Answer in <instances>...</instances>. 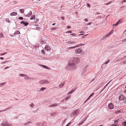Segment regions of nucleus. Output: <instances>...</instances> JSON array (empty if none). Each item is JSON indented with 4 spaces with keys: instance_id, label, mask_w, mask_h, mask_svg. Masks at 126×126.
Here are the masks:
<instances>
[{
    "instance_id": "f257e3e1",
    "label": "nucleus",
    "mask_w": 126,
    "mask_h": 126,
    "mask_svg": "<svg viewBox=\"0 0 126 126\" xmlns=\"http://www.w3.org/2000/svg\"><path fill=\"white\" fill-rule=\"evenodd\" d=\"M80 61V58L77 57L71 59L68 61V65L65 67V68L70 71L75 70L77 67L76 64L78 63Z\"/></svg>"
},
{
    "instance_id": "f03ea898",
    "label": "nucleus",
    "mask_w": 126,
    "mask_h": 126,
    "mask_svg": "<svg viewBox=\"0 0 126 126\" xmlns=\"http://www.w3.org/2000/svg\"><path fill=\"white\" fill-rule=\"evenodd\" d=\"M1 125H2V126H11V125L8 123L7 120L5 119L2 122Z\"/></svg>"
},
{
    "instance_id": "7ed1b4c3",
    "label": "nucleus",
    "mask_w": 126,
    "mask_h": 126,
    "mask_svg": "<svg viewBox=\"0 0 126 126\" xmlns=\"http://www.w3.org/2000/svg\"><path fill=\"white\" fill-rule=\"evenodd\" d=\"M75 52V53L80 54L82 55H84L85 54V53L79 48L76 49Z\"/></svg>"
},
{
    "instance_id": "20e7f679",
    "label": "nucleus",
    "mask_w": 126,
    "mask_h": 126,
    "mask_svg": "<svg viewBox=\"0 0 126 126\" xmlns=\"http://www.w3.org/2000/svg\"><path fill=\"white\" fill-rule=\"evenodd\" d=\"M49 82V81L47 79L41 80L40 81V83L42 84H47Z\"/></svg>"
},
{
    "instance_id": "39448f33",
    "label": "nucleus",
    "mask_w": 126,
    "mask_h": 126,
    "mask_svg": "<svg viewBox=\"0 0 126 126\" xmlns=\"http://www.w3.org/2000/svg\"><path fill=\"white\" fill-rule=\"evenodd\" d=\"M114 107L113 105L111 103L109 104L108 106V108L110 109H112Z\"/></svg>"
},
{
    "instance_id": "423d86ee",
    "label": "nucleus",
    "mask_w": 126,
    "mask_h": 126,
    "mask_svg": "<svg viewBox=\"0 0 126 126\" xmlns=\"http://www.w3.org/2000/svg\"><path fill=\"white\" fill-rule=\"evenodd\" d=\"M125 97L123 94H121L119 97V99L121 101L123 100L124 98Z\"/></svg>"
},
{
    "instance_id": "0eeeda50",
    "label": "nucleus",
    "mask_w": 126,
    "mask_h": 126,
    "mask_svg": "<svg viewBox=\"0 0 126 126\" xmlns=\"http://www.w3.org/2000/svg\"><path fill=\"white\" fill-rule=\"evenodd\" d=\"M123 119L122 118H120L118 119L117 120L114 121V122L115 123H119Z\"/></svg>"
},
{
    "instance_id": "6e6552de",
    "label": "nucleus",
    "mask_w": 126,
    "mask_h": 126,
    "mask_svg": "<svg viewBox=\"0 0 126 126\" xmlns=\"http://www.w3.org/2000/svg\"><path fill=\"white\" fill-rule=\"evenodd\" d=\"M122 20L121 19H119L116 24L113 25V27H115V26H117L118 25L120 22Z\"/></svg>"
},
{
    "instance_id": "1a4fd4ad",
    "label": "nucleus",
    "mask_w": 126,
    "mask_h": 126,
    "mask_svg": "<svg viewBox=\"0 0 126 126\" xmlns=\"http://www.w3.org/2000/svg\"><path fill=\"white\" fill-rule=\"evenodd\" d=\"M32 12L30 11L28 13V14L26 15H25V16H27V17H29L32 15Z\"/></svg>"
},
{
    "instance_id": "9d476101",
    "label": "nucleus",
    "mask_w": 126,
    "mask_h": 126,
    "mask_svg": "<svg viewBox=\"0 0 126 126\" xmlns=\"http://www.w3.org/2000/svg\"><path fill=\"white\" fill-rule=\"evenodd\" d=\"M45 50H50V47L48 45L46 46L45 47Z\"/></svg>"
},
{
    "instance_id": "9b49d317",
    "label": "nucleus",
    "mask_w": 126,
    "mask_h": 126,
    "mask_svg": "<svg viewBox=\"0 0 126 126\" xmlns=\"http://www.w3.org/2000/svg\"><path fill=\"white\" fill-rule=\"evenodd\" d=\"M39 65L41 66V67H42L43 68H45L46 69H49V68L48 67H47V66H45L44 65L40 64H39Z\"/></svg>"
},
{
    "instance_id": "f8f14e48",
    "label": "nucleus",
    "mask_w": 126,
    "mask_h": 126,
    "mask_svg": "<svg viewBox=\"0 0 126 126\" xmlns=\"http://www.w3.org/2000/svg\"><path fill=\"white\" fill-rule=\"evenodd\" d=\"M17 15V13L16 12H12L10 14V15L11 16H15L16 15Z\"/></svg>"
},
{
    "instance_id": "ddd939ff",
    "label": "nucleus",
    "mask_w": 126,
    "mask_h": 126,
    "mask_svg": "<svg viewBox=\"0 0 126 126\" xmlns=\"http://www.w3.org/2000/svg\"><path fill=\"white\" fill-rule=\"evenodd\" d=\"M57 104H53L51 105H50L49 106V107H54L55 106H56L57 105Z\"/></svg>"
},
{
    "instance_id": "4468645a",
    "label": "nucleus",
    "mask_w": 126,
    "mask_h": 126,
    "mask_svg": "<svg viewBox=\"0 0 126 126\" xmlns=\"http://www.w3.org/2000/svg\"><path fill=\"white\" fill-rule=\"evenodd\" d=\"M87 118V117H86V118H85V119L84 120H83V121H82L81 122L79 123V125L80 126V125H81L83 123V122H84V121Z\"/></svg>"
},
{
    "instance_id": "2eb2a0df",
    "label": "nucleus",
    "mask_w": 126,
    "mask_h": 126,
    "mask_svg": "<svg viewBox=\"0 0 126 126\" xmlns=\"http://www.w3.org/2000/svg\"><path fill=\"white\" fill-rule=\"evenodd\" d=\"M35 16L34 15H33L30 18L31 20H32L35 19Z\"/></svg>"
},
{
    "instance_id": "dca6fc26",
    "label": "nucleus",
    "mask_w": 126,
    "mask_h": 126,
    "mask_svg": "<svg viewBox=\"0 0 126 126\" xmlns=\"http://www.w3.org/2000/svg\"><path fill=\"white\" fill-rule=\"evenodd\" d=\"M108 36H109L107 34L106 35L103 36V37L102 38H101V39H100L101 40H103V39H105Z\"/></svg>"
},
{
    "instance_id": "f3484780",
    "label": "nucleus",
    "mask_w": 126,
    "mask_h": 126,
    "mask_svg": "<svg viewBox=\"0 0 126 126\" xmlns=\"http://www.w3.org/2000/svg\"><path fill=\"white\" fill-rule=\"evenodd\" d=\"M65 82H64L63 83L62 82L61 84L59 85V87L60 88H61V86H63L64 85V84Z\"/></svg>"
},
{
    "instance_id": "a211bd4d",
    "label": "nucleus",
    "mask_w": 126,
    "mask_h": 126,
    "mask_svg": "<svg viewBox=\"0 0 126 126\" xmlns=\"http://www.w3.org/2000/svg\"><path fill=\"white\" fill-rule=\"evenodd\" d=\"M24 10L23 9H20L19 10L20 12L22 14H23L24 13Z\"/></svg>"
},
{
    "instance_id": "6ab92c4d",
    "label": "nucleus",
    "mask_w": 126,
    "mask_h": 126,
    "mask_svg": "<svg viewBox=\"0 0 126 126\" xmlns=\"http://www.w3.org/2000/svg\"><path fill=\"white\" fill-rule=\"evenodd\" d=\"M114 31V30H112L108 34H107L109 36V35H110V34H112L113 33V31Z\"/></svg>"
},
{
    "instance_id": "aec40b11",
    "label": "nucleus",
    "mask_w": 126,
    "mask_h": 126,
    "mask_svg": "<svg viewBox=\"0 0 126 126\" xmlns=\"http://www.w3.org/2000/svg\"><path fill=\"white\" fill-rule=\"evenodd\" d=\"M20 33V32L18 31H17L16 32H15L14 34H19Z\"/></svg>"
},
{
    "instance_id": "412c9836",
    "label": "nucleus",
    "mask_w": 126,
    "mask_h": 126,
    "mask_svg": "<svg viewBox=\"0 0 126 126\" xmlns=\"http://www.w3.org/2000/svg\"><path fill=\"white\" fill-rule=\"evenodd\" d=\"M87 69L86 68V67H84L83 70V72L84 73L86 72L87 71Z\"/></svg>"
},
{
    "instance_id": "4be33fe9",
    "label": "nucleus",
    "mask_w": 126,
    "mask_h": 126,
    "mask_svg": "<svg viewBox=\"0 0 126 126\" xmlns=\"http://www.w3.org/2000/svg\"><path fill=\"white\" fill-rule=\"evenodd\" d=\"M76 47H77L76 46H74L71 47H70L68 48V49H73V48H76Z\"/></svg>"
},
{
    "instance_id": "5701e85b",
    "label": "nucleus",
    "mask_w": 126,
    "mask_h": 126,
    "mask_svg": "<svg viewBox=\"0 0 126 126\" xmlns=\"http://www.w3.org/2000/svg\"><path fill=\"white\" fill-rule=\"evenodd\" d=\"M67 43L69 44H71L75 43V42L73 41L67 42Z\"/></svg>"
},
{
    "instance_id": "b1692460",
    "label": "nucleus",
    "mask_w": 126,
    "mask_h": 126,
    "mask_svg": "<svg viewBox=\"0 0 126 126\" xmlns=\"http://www.w3.org/2000/svg\"><path fill=\"white\" fill-rule=\"evenodd\" d=\"M29 24V23L27 22H25V21L23 24L25 26H26L28 25Z\"/></svg>"
},
{
    "instance_id": "393cba45",
    "label": "nucleus",
    "mask_w": 126,
    "mask_h": 126,
    "mask_svg": "<svg viewBox=\"0 0 126 126\" xmlns=\"http://www.w3.org/2000/svg\"><path fill=\"white\" fill-rule=\"evenodd\" d=\"M109 61H110L109 59H108V60L107 61H106L105 63H104L103 64H108L109 62Z\"/></svg>"
},
{
    "instance_id": "a878e982",
    "label": "nucleus",
    "mask_w": 126,
    "mask_h": 126,
    "mask_svg": "<svg viewBox=\"0 0 126 126\" xmlns=\"http://www.w3.org/2000/svg\"><path fill=\"white\" fill-rule=\"evenodd\" d=\"M85 45L84 44H79L78 45H77L76 46L77 47L80 46H81L82 45Z\"/></svg>"
},
{
    "instance_id": "bb28decb",
    "label": "nucleus",
    "mask_w": 126,
    "mask_h": 126,
    "mask_svg": "<svg viewBox=\"0 0 126 126\" xmlns=\"http://www.w3.org/2000/svg\"><path fill=\"white\" fill-rule=\"evenodd\" d=\"M110 81L109 83H108L104 87L103 89L101 91L100 93H101L103 90L107 86V85L109 84L110 83Z\"/></svg>"
},
{
    "instance_id": "cd10ccee",
    "label": "nucleus",
    "mask_w": 126,
    "mask_h": 126,
    "mask_svg": "<svg viewBox=\"0 0 126 126\" xmlns=\"http://www.w3.org/2000/svg\"><path fill=\"white\" fill-rule=\"evenodd\" d=\"M36 124L37 126H41L43 125V124L42 123H37Z\"/></svg>"
},
{
    "instance_id": "c85d7f7f",
    "label": "nucleus",
    "mask_w": 126,
    "mask_h": 126,
    "mask_svg": "<svg viewBox=\"0 0 126 126\" xmlns=\"http://www.w3.org/2000/svg\"><path fill=\"white\" fill-rule=\"evenodd\" d=\"M121 112V111L120 110H117L115 112V113L116 114L119 113Z\"/></svg>"
},
{
    "instance_id": "c756f323",
    "label": "nucleus",
    "mask_w": 126,
    "mask_h": 126,
    "mask_svg": "<svg viewBox=\"0 0 126 126\" xmlns=\"http://www.w3.org/2000/svg\"><path fill=\"white\" fill-rule=\"evenodd\" d=\"M122 124L123 126H126V122L125 121L122 123Z\"/></svg>"
},
{
    "instance_id": "7c9ffc66",
    "label": "nucleus",
    "mask_w": 126,
    "mask_h": 126,
    "mask_svg": "<svg viewBox=\"0 0 126 126\" xmlns=\"http://www.w3.org/2000/svg\"><path fill=\"white\" fill-rule=\"evenodd\" d=\"M46 89L45 87H42L40 89V90L41 91H43Z\"/></svg>"
},
{
    "instance_id": "2f4dec72",
    "label": "nucleus",
    "mask_w": 126,
    "mask_h": 126,
    "mask_svg": "<svg viewBox=\"0 0 126 126\" xmlns=\"http://www.w3.org/2000/svg\"><path fill=\"white\" fill-rule=\"evenodd\" d=\"M41 52L44 55L45 54V53L44 50L43 49L41 51Z\"/></svg>"
},
{
    "instance_id": "473e14b6",
    "label": "nucleus",
    "mask_w": 126,
    "mask_h": 126,
    "mask_svg": "<svg viewBox=\"0 0 126 126\" xmlns=\"http://www.w3.org/2000/svg\"><path fill=\"white\" fill-rule=\"evenodd\" d=\"M25 75L23 74H20L19 75V76L20 77H23Z\"/></svg>"
},
{
    "instance_id": "72a5a7b5",
    "label": "nucleus",
    "mask_w": 126,
    "mask_h": 126,
    "mask_svg": "<svg viewBox=\"0 0 126 126\" xmlns=\"http://www.w3.org/2000/svg\"><path fill=\"white\" fill-rule=\"evenodd\" d=\"M73 92V90H72L70 91L68 93V94H72Z\"/></svg>"
},
{
    "instance_id": "f704fd0d",
    "label": "nucleus",
    "mask_w": 126,
    "mask_h": 126,
    "mask_svg": "<svg viewBox=\"0 0 126 126\" xmlns=\"http://www.w3.org/2000/svg\"><path fill=\"white\" fill-rule=\"evenodd\" d=\"M11 108V107H8L6 109H5V110H3V111L7 110H8L9 109Z\"/></svg>"
},
{
    "instance_id": "c9c22d12",
    "label": "nucleus",
    "mask_w": 126,
    "mask_h": 126,
    "mask_svg": "<svg viewBox=\"0 0 126 126\" xmlns=\"http://www.w3.org/2000/svg\"><path fill=\"white\" fill-rule=\"evenodd\" d=\"M71 123V122H70L69 123H68L65 126H69L70 125Z\"/></svg>"
},
{
    "instance_id": "e433bc0d",
    "label": "nucleus",
    "mask_w": 126,
    "mask_h": 126,
    "mask_svg": "<svg viewBox=\"0 0 126 126\" xmlns=\"http://www.w3.org/2000/svg\"><path fill=\"white\" fill-rule=\"evenodd\" d=\"M34 105V104L32 103V104H30V106L32 107H33Z\"/></svg>"
},
{
    "instance_id": "4c0bfd02",
    "label": "nucleus",
    "mask_w": 126,
    "mask_h": 126,
    "mask_svg": "<svg viewBox=\"0 0 126 126\" xmlns=\"http://www.w3.org/2000/svg\"><path fill=\"white\" fill-rule=\"evenodd\" d=\"M3 34L2 33L0 34V38L3 37Z\"/></svg>"
},
{
    "instance_id": "58836bf2",
    "label": "nucleus",
    "mask_w": 126,
    "mask_h": 126,
    "mask_svg": "<svg viewBox=\"0 0 126 126\" xmlns=\"http://www.w3.org/2000/svg\"><path fill=\"white\" fill-rule=\"evenodd\" d=\"M57 27L53 28L51 29V30H55L56 29H57Z\"/></svg>"
},
{
    "instance_id": "ea45409f",
    "label": "nucleus",
    "mask_w": 126,
    "mask_h": 126,
    "mask_svg": "<svg viewBox=\"0 0 126 126\" xmlns=\"http://www.w3.org/2000/svg\"><path fill=\"white\" fill-rule=\"evenodd\" d=\"M30 123L29 122H28L27 123H25L24 124L25 125H29V124Z\"/></svg>"
},
{
    "instance_id": "a19ab883",
    "label": "nucleus",
    "mask_w": 126,
    "mask_h": 126,
    "mask_svg": "<svg viewBox=\"0 0 126 126\" xmlns=\"http://www.w3.org/2000/svg\"><path fill=\"white\" fill-rule=\"evenodd\" d=\"M18 19L22 20L23 19V18L22 17H20L18 18Z\"/></svg>"
},
{
    "instance_id": "79ce46f5",
    "label": "nucleus",
    "mask_w": 126,
    "mask_h": 126,
    "mask_svg": "<svg viewBox=\"0 0 126 126\" xmlns=\"http://www.w3.org/2000/svg\"><path fill=\"white\" fill-rule=\"evenodd\" d=\"M76 112V113L77 114L78 113L79 111V110H75Z\"/></svg>"
},
{
    "instance_id": "37998d69",
    "label": "nucleus",
    "mask_w": 126,
    "mask_h": 126,
    "mask_svg": "<svg viewBox=\"0 0 126 126\" xmlns=\"http://www.w3.org/2000/svg\"><path fill=\"white\" fill-rule=\"evenodd\" d=\"M77 87H76L75 88H73L72 90H73V92H74L77 88Z\"/></svg>"
},
{
    "instance_id": "c03bdc74",
    "label": "nucleus",
    "mask_w": 126,
    "mask_h": 126,
    "mask_svg": "<svg viewBox=\"0 0 126 126\" xmlns=\"http://www.w3.org/2000/svg\"><path fill=\"white\" fill-rule=\"evenodd\" d=\"M86 6L89 7H90V4L88 3H87L86 4Z\"/></svg>"
},
{
    "instance_id": "a18cd8bd",
    "label": "nucleus",
    "mask_w": 126,
    "mask_h": 126,
    "mask_svg": "<svg viewBox=\"0 0 126 126\" xmlns=\"http://www.w3.org/2000/svg\"><path fill=\"white\" fill-rule=\"evenodd\" d=\"M71 116H75L74 115V113H73V112L71 113Z\"/></svg>"
},
{
    "instance_id": "49530a36",
    "label": "nucleus",
    "mask_w": 126,
    "mask_h": 126,
    "mask_svg": "<svg viewBox=\"0 0 126 126\" xmlns=\"http://www.w3.org/2000/svg\"><path fill=\"white\" fill-rule=\"evenodd\" d=\"M70 35H71L73 36H75L76 35V34L75 33H73L71 34H70Z\"/></svg>"
},
{
    "instance_id": "de8ad7c7",
    "label": "nucleus",
    "mask_w": 126,
    "mask_h": 126,
    "mask_svg": "<svg viewBox=\"0 0 126 126\" xmlns=\"http://www.w3.org/2000/svg\"><path fill=\"white\" fill-rule=\"evenodd\" d=\"M6 52H5L4 53H2L1 54V55L2 56V55H4L5 54H6Z\"/></svg>"
},
{
    "instance_id": "09e8293b",
    "label": "nucleus",
    "mask_w": 126,
    "mask_h": 126,
    "mask_svg": "<svg viewBox=\"0 0 126 126\" xmlns=\"http://www.w3.org/2000/svg\"><path fill=\"white\" fill-rule=\"evenodd\" d=\"M73 112L74 113V115H76L77 114V113H76V112L75 110H74Z\"/></svg>"
},
{
    "instance_id": "8fccbe9b",
    "label": "nucleus",
    "mask_w": 126,
    "mask_h": 126,
    "mask_svg": "<svg viewBox=\"0 0 126 126\" xmlns=\"http://www.w3.org/2000/svg\"><path fill=\"white\" fill-rule=\"evenodd\" d=\"M72 32V31H69L66 32V33H71Z\"/></svg>"
},
{
    "instance_id": "3c124183",
    "label": "nucleus",
    "mask_w": 126,
    "mask_h": 126,
    "mask_svg": "<svg viewBox=\"0 0 126 126\" xmlns=\"http://www.w3.org/2000/svg\"><path fill=\"white\" fill-rule=\"evenodd\" d=\"M94 93H92V94H91L90 95V96H91H91H93V95H94Z\"/></svg>"
},
{
    "instance_id": "603ef678",
    "label": "nucleus",
    "mask_w": 126,
    "mask_h": 126,
    "mask_svg": "<svg viewBox=\"0 0 126 126\" xmlns=\"http://www.w3.org/2000/svg\"><path fill=\"white\" fill-rule=\"evenodd\" d=\"M25 21H21V22L20 23L21 24H24V23L25 22Z\"/></svg>"
},
{
    "instance_id": "864d4df0",
    "label": "nucleus",
    "mask_w": 126,
    "mask_h": 126,
    "mask_svg": "<svg viewBox=\"0 0 126 126\" xmlns=\"http://www.w3.org/2000/svg\"><path fill=\"white\" fill-rule=\"evenodd\" d=\"M6 21H8V22H10V21L9 20V19L8 18H6Z\"/></svg>"
},
{
    "instance_id": "5fc2aeb1",
    "label": "nucleus",
    "mask_w": 126,
    "mask_h": 126,
    "mask_svg": "<svg viewBox=\"0 0 126 126\" xmlns=\"http://www.w3.org/2000/svg\"><path fill=\"white\" fill-rule=\"evenodd\" d=\"M61 18L63 20H64V17L63 16H61Z\"/></svg>"
},
{
    "instance_id": "6e6d98bb",
    "label": "nucleus",
    "mask_w": 126,
    "mask_h": 126,
    "mask_svg": "<svg viewBox=\"0 0 126 126\" xmlns=\"http://www.w3.org/2000/svg\"><path fill=\"white\" fill-rule=\"evenodd\" d=\"M91 22H90L89 23H88L87 24V25H90L91 24Z\"/></svg>"
},
{
    "instance_id": "4d7b16f0",
    "label": "nucleus",
    "mask_w": 126,
    "mask_h": 126,
    "mask_svg": "<svg viewBox=\"0 0 126 126\" xmlns=\"http://www.w3.org/2000/svg\"><path fill=\"white\" fill-rule=\"evenodd\" d=\"M71 28V27L70 26H67V29H69Z\"/></svg>"
},
{
    "instance_id": "13d9d810",
    "label": "nucleus",
    "mask_w": 126,
    "mask_h": 126,
    "mask_svg": "<svg viewBox=\"0 0 126 126\" xmlns=\"http://www.w3.org/2000/svg\"><path fill=\"white\" fill-rule=\"evenodd\" d=\"M111 3V2H109L107 3L106 4V5H108L109 4H110Z\"/></svg>"
},
{
    "instance_id": "bf43d9fd",
    "label": "nucleus",
    "mask_w": 126,
    "mask_h": 126,
    "mask_svg": "<svg viewBox=\"0 0 126 126\" xmlns=\"http://www.w3.org/2000/svg\"><path fill=\"white\" fill-rule=\"evenodd\" d=\"M5 84V83H2L0 84V85H4Z\"/></svg>"
},
{
    "instance_id": "052dcab7",
    "label": "nucleus",
    "mask_w": 126,
    "mask_h": 126,
    "mask_svg": "<svg viewBox=\"0 0 126 126\" xmlns=\"http://www.w3.org/2000/svg\"><path fill=\"white\" fill-rule=\"evenodd\" d=\"M89 67V65L87 64L86 65L85 67H86V68H87Z\"/></svg>"
},
{
    "instance_id": "680f3d73",
    "label": "nucleus",
    "mask_w": 126,
    "mask_h": 126,
    "mask_svg": "<svg viewBox=\"0 0 126 126\" xmlns=\"http://www.w3.org/2000/svg\"><path fill=\"white\" fill-rule=\"evenodd\" d=\"M84 20L86 22H87L88 21V19L87 18L85 19H84Z\"/></svg>"
},
{
    "instance_id": "e2e57ef3",
    "label": "nucleus",
    "mask_w": 126,
    "mask_h": 126,
    "mask_svg": "<svg viewBox=\"0 0 126 126\" xmlns=\"http://www.w3.org/2000/svg\"><path fill=\"white\" fill-rule=\"evenodd\" d=\"M9 68V67H8V66L7 67H5V68L4 69H7L8 68Z\"/></svg>"
},
{
    "instance_id": "0e129e2a",
    "label": "nucleus",
    "mask_w": 126,
    "mask_h": 126,
    "mask_svg": "<svg viewBox=\"0 0 126 126\" xmlns=\"http://www.w3.org/2000/svg\"><path fill=\"white\" fill-rule=\"evenodd\" d=\"M126 2V0H122V2Z\"/></svg>"
},
{
    "instance_id": "69168bd1",
    "label": "nucleus",
    "mask_w": 126,
    "mask_h": 126,
    "mask_svg": "<svg viewBox=\"0 0 126 126\" xmlns=\"http://www.w3.org/2000/svg\"><path fill=\"white\" fill-rule=\"evenodd\" d=\"M95 79V78H94L93 79L90 81V82H91L92 81H93Z\"/></svg>"
},
{
    "instance_id": "338daca9",
    "label": "nucleus",
    "mask_w": 126,
    "mask_h": 126,
    "mask_svg": "<svg viewBox=\"0 0 126 126\" xmlns=\"http://www.w3.org/2000/svg\"><path fill=\"white\" fill-rule=\"evenodd\" d=\"M0 59L1 60H3L4 59L2 57H0Z\"/></svg>"
},
{
    "instance_id": "774afa93",
    "label": "nucleus",
    "mask_w": 126,
    "mask_h": 126,
    "mask_svg": "<svg viewBox=\"0 0 126 126\" xmlns=\"http://www.w3.org/2000/svg\"><path fill=\"white\" fill-rule=\"evenodd\" d=\"M39 19H36V22H38L39 21Z\"/></svg>"
}]
</instances>
